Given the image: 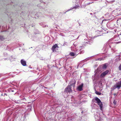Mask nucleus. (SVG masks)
Masks as SVG:
<instances>
[{
	"label": "nucleus",
	"instance_id": "obj_8",
	"mask_svg": "<svg viewBox=\"0 0 121 121\" xmlns=\"http://www.w3.org/2000/svg\"><path fill=\"white\" fill-rule=\"evenodd\" d=\"M79 7L80 6L79 5H76L75 6L73 7V8H71L70 9L68 10L66 12L69 11L73 9H78Z\"/></svg>",
	"mask_w": 121,
	"mask_h": 121
},
{
	"label": "nucleus",
	"instance_id": "obj_16",
	"mask_svg": "<svg viewBox=\"0 0 121 121\" xmlns=\"http://www.w3.org/2000/svg\"><path fill=\"white\" fill-rule=\"evenodd\" d=\"M113 103L115 104H116V102L115 100L113 101Z\"/></svg>",
	"mask_w": 121,
	"mask_h": 121
},
{
	"label": "nucleus",
	"instance_id": "obj_17",
	"mask_svg": "<svg viewBox=\"0 0 121 121\" xmlns=\"http://www.w3.org/2000/svg\"><path fill=\"white\" fill-rule=\"evenodd\" d=\"M103 60L102 59H101V58H99V60Z\"/></svg>",
	"mask_w": 121,
	"mask_h": 121
},
{
	"label": "nucleus",
	"instance_id": "obj_12",
	"mask_svg": "<svg viewBox=\"0 0 121 121\" xmlns=\"http://www.w3.org/2000/svg\"><path fill=\"white\" fill-rule=\"evenodd\" d=\"M107 68V66L106 64H104L102 67V68L103 69H105Z\"/></svg>",
	"mask_w": 121,
	"mask_h": 121
},
{
	"label": "nucleus",
	"instance_id": "obj_9",
	"mask_svg": "<svg viewBox=\"0 0 121 121\" xmlns=\"http://www.w3.org/2000/svg\"><path fill=\"white\" fill-rule=\"evenodd\" d=\"M21 64L23 65L24 66H25L26 65V61L23 60H21Z\"/></svg>",
	"mask_w": 121,
	"mask_h": 121
},
{
	"label": "nucleus",
	"instance_id": "obj_6",
	"mask_svg": "<svg viewBox=\"0 0 121 121\" xmlns=\"http://www.w3.org/2000/svg\"><path fill=\"white\" fill-rule=\"evenodd\" d=\"M83 85V84L82 83L81 85L79 86L77 88V90L80 91H82L83 90L82 88Z\"/></svg>",
	"mask_w": 121,
	"mask_h": 121
},
{
	"label": "nucleus",
	"instance_id": "obj_4",
	"mask_svg": "<svg viewBox=\"0 0 121 121\" xmlns=\"http://www.w3.org/2000/svg\"><path fill=\"white\" fill-rule=\"evenodd\" d=\"M121 87V82L120 81L118 82L114 86L113 88L115 89L116 88H117L118 89H119Z\"/></svg>",
	"mask_w": 121,
	"mask_h": 121
},
{
	"label": "nucleus",
	"instance_id": "obj_7",
	"mask_svg": "<svg viewBox=\"0 0 121 121\" xmlns=\"http://www.w3.org/2000/svg\"><path fill=\"white\" fill-rule=\"evenodd\" d=\"M108 71L107 70L104 72L101 75V76L102 77H104L108 72Z\"/></svg>",
	"mask_w": 121,
	"mask_h": 121
},
{
	"label": "nucleus",
	"instance_id": "obj_11",
	"mask_svg": "<svg viewBox=\"0 0 121 121\" xmlns=\"http://www.w3.org/2000/svg\"><path fill=\"white\" fill-rule=\"evenodd\" d=\"M95 93L96 94L98 95H101V93H100L99 92L97 91H95Z\"/></svg>",
	"mask_w": 121,
	"mask_h": 121
},
{
	"label": "nucleus",
	"instance_id": "obj_18",
	"mask_svg": "<svg viewBox=\"0 0 121 121\" xmlns=\"http://www.w3.org/2000/svg\"><path fill=\"white\" fill-rule=\"evenodd\" d=\"M12 91V92H13L14 91H13V90H12V91Z\"/></svg>",
	"mask_w": 121,
	"mask_h": 121
},
{
	"label": "nucleus",
	"instance_id": "obj_2",
	"mask_svg": "<svg viewBox=\"0 0 121 121\" xmlns=\"http://www.w3.org/2000/svg\"><path fill=\"white\" fill-rule=\"evenodd\" d=\"M82 47H80L79 48V49H74L73 50L71 49L72 51H74L75 52V53H74L73 52H72L70 53V55L72 56L75 57L77 55L79 54L78 52H79L81 49V48Z\"/></svg>",
	"mask_w": 121,
	"mask_h": 121
},
{
	"label": "nucleus",
	"instance_id": "obj_1",
	"mask_svg": "<svg viewBox=\"0 0 121 121\" xmlns=\"http://www.w3.org/2000/svg\"><path fill=\"white\" fill-rule=\"evenodd\" d=\"M76 83V81L74 80H72L69 83V85L65 89V92H70L72 91L71 89V86L74 85Z\"/></svg>",
	"mask_w": 121,
	"mask_h": 121
},
{
	"label": "nucleus",
	"instance_id": "obj_21",
	"mask_svg": "<svg viewBox=\"0 0 121 121\" xmlns=\"http://www.w3.org/2000/svg\"><path fill=\"white\" fill-rule=\"evenodd\" d=\"M79 0H79V1H78V2H79Z\"/></svg>",
	"mask_w": 121,
	"mask_h": 121
},
{
	"label": "nucleus",
	"instance_id": "obj_14",
	"mask_svg": "<svg viewBox=\"0 0 121 121\" xmlns=\"http://www.w3.org/2000/svg\"><path fill=\"white\" fill-rule=\"evenodd\" d=\"M119 69L121 70V64L120 65L119 67Z\"/></svg>",
	"mask_w": 121,
	"mask_h": 121
},
{
	"label": "nucleus",
	"instance_id": "obj_13",
	"mask_svg": "<svg viewBox=\"0 0 121 121\" xmlns=\"http://www.w3.org/2000/svg\"><path fill=\"white\" fill-rule=\"evenodd\" d=\"M93 3H94L93 2H89V3H87L86 4V5H89V4H92Z\"/></svg>",
	"mask_w": 121,
	"mask_h": 121
},
{
	"label": "nucleus",
	"instance_id": "obj_19",
	"mask_svg": "<svg viewBox=\"0 0 121 121\" xmlns=\"http://www.w3.org/2000/svg\"><path fill=\"white\" fill-rule=\"evenodd\" d=\"M74 44H75V43H73V45H74Z\"/></svg>",
	"mask_w": 121,
	"mask_h": 121
},
{
	"label": "nucleus",
	"instance_id": "obj_3",
	"mask_svg": "<svg viewBox=\"0 0 121 121\" xmlns=\"http://www.w3.org/2000/svg\"><path fill=\"white\" fill-rule=\"evenodd\" d=\"M95 100L96 101L98 104L99 105L100 110L102 111L103 110V104L100 100L98 98L96 97L95 98Z\"/></svg>",
	"mask_w": 121,
	"mask_h": 121
},
{
	"label": "nucleus",
	"instance_id": "obj_20",
	"mask_svg": "<svg viewBox=\"0 0 121 121\" xmlns=\"http://www.w3.org/2000/svg\"><path fill=\"white\" fill-rule=\"evenodd\" d=\"M117 38H118V37H117Z\"/></svg>",
	"mask_w": 121,
	"mask_h": 121
},
{
	"label": "nucleus",
	"instance_id": "obj_15",
	"mask_svg": "<svg viewBox=\"0 0 121 121\" xmlns=\"http://www.w3.org/2000/svg\"><path fill=\"white\" fill-rule=\"evenodd\" d=\"M83 52H84V51H81V52H79V54H81L82 53H83Z\"/></svg>",
	"mask_w": 121,
	"mask_h": 121
},
{
	"label": "nucleus",
	"instance_id": "obj_23",
	"mask_svg": "<svg viewBox=\"0 0 121 121\" xmlns=\"http://www.w3.org/2000/svg\"><path fill=\"white\" fill-rule=\"evenodd\" d=\"M120 82H121V81H120Z\"/></svg>",
	"mask_w": 121,
	"mask_h": 121
},
{
	"label": "nucleus",
	"instance_id": "obj_10",
	"mask_svg": "<svg viewBox=\"0 0 121 121\" xmlns=\"http://www.w3.org/2000/svg\"><path fill=\"white\" fill-rule=\"evenodd\" d=\"M5 38L2 35L0 36V40L3 41L4 40Z\"/></svg>",
	"mask_w": 121,
	"mask_h": 121
},
{
	"label": "nucleus",
	"instance_id": "obj_5",
	"mask_svg": "<svg viewBox=\"0 0 121 121\" xmlns=\"http://www.w3.org/2000/svg\"><path fill=\"white\" fill-rule=\"evenodd\" d=\"M58 47L56 44L54 45L52 47V49L53 52H56L58 50Z\"/></svg>",
	"mask_w": 121,
	"mask_h": 121
},
{
	"label": "nucleus",
	"instance_id": "obj_22",
	"mask_svg": "<svg viewBox=\"0 0 121 121\" xmlns=\"http://www.w3.org/2000/svg\"><path fill=\"white\" fill-rule=\"evenodd\" d=\"M78 37H79V36H78Z\"/></svg>",
	"mask_w": 121,
	"mask_h": 121
}]
</instances>
